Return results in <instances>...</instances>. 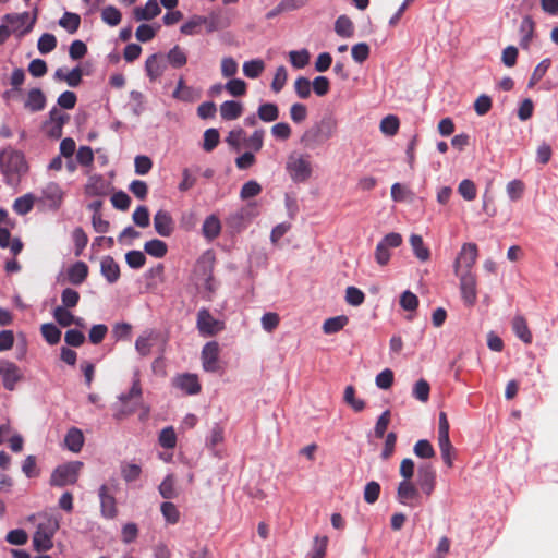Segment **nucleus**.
Masks as SVG:
<instances>
[{"label":"nucleus","instance_id":"obj_10","mask_svg":"<svg viewBox=\"0 0 558 558\" xmlns=\"http://www.w3.org/2000/svg\"><path fill=\"white\" fill-rule=\"evenodd\" d=\"M459 282L464 303L469 306H473L477 299V280L475 275L460 277Z\"/></svg>","mask_w":558,"mask_h":558},{"label":"nucleus","instance_id":"obj_5","mask_svg":"<svg viewBox=\"0 0 558 558\" xmlns=\"http://www.w3.org/2000/svg\"><path fill=\"white\" fill-rule=\"evenodd\" d=\"M37 19L36 11L31 14L28 12L24 13H15V14H7L3 17V22L8 25L11 33L17 35L19 37L27 34L35 24Z\"/></svg>","mask_w":558,"mask_h":558},{"label":"nucleus","instance_id":"obj_55","mask_svg":"<svg viewBox=\"0 0 558 558\" xmlns=\"http://www.w3.org/2000/svg\"><path fill=\"white\" fill-rule=\"evenodd\" d=\"M351 53L356 62L362 63L368 58L369 47L365 43L356 44L352 47Z\"/></svg>","mask_w":558,"mask_h":558},{"label":"nucleus","instance_id":"obj_8","mask_svg":"<svg viewBox=\"0 0 558 558\" xmlns=\"http://www.w3.org/2000/svg\"><path fill=\"white\" fill-rule=\"evenodd\" d=\"M412 0H387L381 9V17L386 21L390 26H395L399 20L401 19L403 12L405 11L408 4Z\"/></svg>","mask_w":558,"mask_h":558},{"label":"nucleus","instance_id":"obj_27","mask_svg":"<svg viewBox=\"0 0 558 558\" xmlns=\"http://www.w3.org/2000/svg\"><path fill=\"white\" fill-rule=\"evenodd\" d=\"M335 32L341 37L350 38L354 33L352 20L347 15L339 16L335 23Z\"/></svg>","mask_w":558,"mask_h":558},{"label":"nucleus","instance_id":"obj_52","mask_svg":"<svg viewBox=\"0 0 558 558\" xmlns=\"http://www.w3.org/2000/svg\"><path fill=\"white\" fill-rule=\"evenodd\" d=\"M379 493H380V485L377 482L372 481V482L367 483L364 488V500L367 504H374L378 499Z\"/></svg>","mask_w":558,"mask_h":558},{"label":"nucleus","instance_id":"obj_18","mask_svg":"<svg viewBox=\"0 0 558 558\" xmlns=\"http://www.w3.org/2000/svg\"><path fill=\"white\" fill-rule=\"evenodd\" d=\"M44 199L48 202L50 207L58 208L62 202L63 193L56 183H49L43 191Z\"/></svg>","mask_w":558,"mask_h":558},{"label":"nucleus","instance_id":"obj_26","mask_svg":"<svg viewBox=\"0 0 558 558\" xmlns=\"http://www.w3.org/2000/svg\"><path fill=\"white\" fill-rule=\"evenodd\" d=\"M512 328L515 335L525 343H531L532 333L526 320L522 316H517L512 320Z\"/></svg>","mask_w":558,"mask_h":558},{"label":"nucleus","instance_id":"obj_31","mask_svg":"<svg viewBox=\"0 0 558 558\" xmlns=\"http://www.w3.org/2000/svg\"><path fill=\"white\" fill-rule=\"evenodd\" d=\"M11 235L8 229L0 228V246L1 247H10L12 253L14 255L19 254L22 248L23 244L19 239H13L10 241Z\"/></svg>","mask_w":558,"mask_h":558},{"label":"nucleus","instance_id":"obj_54","mask_svg":"<svg viewBox=\"0 0 558 558\" xmlns=\"http://www.w3.org/2000/svg\"><path fill=\"white\" fill-rule=\"evenodd\" d=\"M344 400L348 404H350L355 411H362L365 407V402L363 400L355 398V390L352 386H348L344 390Z\"/></svg>","mask_w":558,"mask_h":558},{"label":"nucleus","instance_id":"obj_63","mask_svg":"<svg viewBox=\"0 0 558 558\" xmlns=\"http://www.w3.org/2000/svg\"><path fill=\"white\" fill-rule=\"evenodd\" d=\"M219 143V133L216 129H209L204 134V149L210 151Z\"/></svg>","mask_w":558,"mask_h":558},{"label":"nucleus","instance_id":"obj_21","mask_svg":"<svg viewBox=\"0 0 558 558\" xmlns=\"http://www.w3.org/2000/svg\"><path fill=\"white\" fill-rule=\"evenodd\" d=\"M165 63L158 58L157 54H153L146 60V73L151 81L160 77L165 71Z\"/></svg>","mask_w":558,"mask_h":558},{"label":"nucleus","instance_id":"obj_15","mask_svg":"<svg viewBox=\"0 0 558 558\" xmlns=\"http://www.w3.org/2000/svg\"><path fill=\"white\" fill-rule=\"evenodd\" d=\"M53 317L61 327H69L71 325H77L83 327L84 324L81 318H76L68 307L57 306L53 311Z\"/></svg>","mask_w":558,"mask_h":558},{"label":"nucleus","instance_id":"obj_19","mask_svg":"<svg viewBox=\"0 0 558 558\" xmlns=\"http://www.w3.org/2000/svg\"><path fill=\"white\" fill-rule=\"evenodd\" d=\"M177 386L190 395H195L201 391L198 378L193 374H185L177 378Z\"/></svg>","mask_w":558,"mask_h":558},{"label":"nucleus","instance_id":"obj_56","mask_svg":"<svg viewBox=\"0 0 558 558\" xmlns=\"http://www.w3.org/2000/svg\"><path fill=\"white\" fill-rule=\"evenodd\" d=\"M57 40L51 34H44L38 40V49L41 53H48L56 48Z\"/></svg>","mask_w":558,"mask_h":558},{"label":"nucleus","instance_id":"obj_11","mask_svg":"<svg viewBox=\"0 0 558 558\" xmlns=\"http://www.w3.org/2000/svg\"><path fill=\"white\" fill-rule=\"evenodd\" d=\"M0 375L2 376L4 387L9 390H13L15 384L22 378L17 366L7 361L0 363Z\"/></svg>","mask_w":558,"mask_h":558},{"label":"nucleus","instance_id":"obj_40","mask_svg":"<svg viewBox=\"0 0 558 558\" xmlns=\"http://www.w3.org/2000/svg\"><path fill=\"white\" fill-rule=\"evenodd\" d=\"M167 58H168L169 63L173 68H182L187 62V57H186L185 52L179 46L173 47L169 51Z\"/></svg>","mask_w":558,"mask_h":558},{"label":"nucleus","instance_id":"obj_53","mask_svg":"<svg viewBox=\"0 0 558 558\" xmlns=\"http://www.w3.org/2000/svg\"><path fill=\"white\" fill-rule=\"evenodd\" d=\"M159 442L163 448H173L177 444V436L172 427H167L159 435Z\"/></svg>","mask_w":558,"mask_h":558},{"label":"nucleus","instance_id":"obj_34","mask_svg":"<svg viewBox=\"0 0 558 558\" xmlns=\"http://www.w3.org/2000/svg\"><path fill=\"white\" fill-rule=\"evenodd\" d=\"M87 272H88L87 266L82 262H77L69 269V272H68L69 280L73 284H80L86 278Z\"/></svg>","mask_w":558,"mask_h":558},{"label":"nucleus","instance_id":"obj_47","mask_svg":"<svg viewBox=\"0 0 558 558\" xmlns=\"http://www.w3.org/2000/svg\"><path fill=\"white\" fill-rule=\"evenodd\" d=\"M414 453L422 459H430L435 456V450L428 440H418L414 446Z\"/></svg>","mask_w":558,"mask_h":558},{"label":"nucleus","instance_id":"obj_43","mask_svg":"<svg viewBox=\"0 0 558 558\" xmlns=\"http://www.w3.org/2000/svg\"><path fill=\"white\" fill-rule=\"evenodd\" d=\"M265 69L263 60H252L243 64V72L247 77H258Z\"/></svg>","mask_w":558,"mask_h":558},{"label":"nucleus","instance_id":"obj_49","mask_svg":"<svg viewBox=\"0 0 558 558\" xmlns=\"http://www.w3.org/2000/svg\"><path fill=\"white\" fill-rule=\"evenodd\" d=\"M365 300L364 293L355 288L348 287L345 290V301L352 306H360Z\"/></svg>","mask_w":558,"mask_h":558},{"label":"nucleus","instance_id":"obj_29","mask_svg":"<svg viewBox=\"0 0 558 558\" xmlns=\"http://www.w3.org/2000/svg\"><path fill=\"white\" fill-rule=\"evenodd\" d=\"M243 107L236 101H225L220 106V114L226 120H234L242 113Z\"/></svg>","mask_w":558,"mask_h":558},{"label":"nucleus","instance_id":"obj_30","mask_svg":"<svg viewBox=\"0 0 558 558\" xmlns=\"http://www.w3.org/2000/svg\"><path fill=\"white\" fill-rule=\"evenodd\" d=\"M173 98L181 101H194L196 99V94L194 90L185 85V82L182 77L179 78L177 88L172 94Z\"/></svg>","mask_w":558,"mask_h":558},{"label":"nucleus","instance_id":"obj_41","mask_svg":"<svg viewBox=\"0 0 558 558\" xmlns=\"http://www.w3.org/2000/svg\"><path fill=\"white\" fill-rule=\"evenodd\" d=\"M279 116L278 107L275 104H264L258 108V117L265 122H272Z\"/></svg>","mask_w":558,"mask_h":558},{"label":"nucleus","instance_id":"obj_23","mask_svg":"<svg viewBox=\"0 0 558 558\" xmlns=\"http://www.w3.org/2000/svg\"><path fill=\"white\" fill-rule=\"evenodd\" d=\"M349 323V317L345 315H339L328 318L324 322L323 330L327 335L336 333L342 330Z\"/></svg>","mask_w":558,"mask_h":558},{"label":"nucleus","instance_id":"obj_61","mask_svg":"<svg viewBox=\"0 0 558 558\" xmlns=\"http://www.w3.org/2000/svg\"><path fill=\"white\" fill-rule=\"evenodd\" d=\"M133 221L141 228H146L149 225V213L144 206H140L133 213Z\"/></svg>","mask_w":558,"mask_h":558},{"label":"nucleus","instance_id":"obj_17","mask_svg":"<svg viewBox=\"0 0 558 558\" xmlns=\"http://www.w3.org/2000/svg\"><path fill=\"white\" fill-rule=\"evenodd\" d=\"M410 245L414 255L421 262H427L430 257V251L425 245L423 238L420 234H411L409 238Z\"/></svg>","mask_w":558,"mask_h":558},{"label":"nucleus","instance_id":"obj_57","mask_svg":"<svg viewBox=\"0 0 558 558\" xmlns=\"http://www.w3.org/2000/svg\"><path fill=\"white\" fill-rule=\"evenodd\" d=\"M156 35V28L148 25V24H142L137 27L135 36L136 39L146 43L150 39H153Z\"/></svg>","mask_w":558,"mask_h":558},{"label":"nucleus","instance_id":"obj_9","mask_svg":"<svg viewBox=\"0 0 558 558\" xmlns=\"http://www.w3.org/2000/svg\"><path fill=\"white\" fill-rule=\"evenodd\" d=\"M220 347L218 342L210 341L202 350V365L206 372H218Z\"/></svg>","mask_w":558,"mask_h":558},{"label":"nucleus","instance_id":"obj_64","mask_svg":"<svg viewBox=\"0 0 558 558\" xmlns=\"http://www.w3.org/2000/svg\"><path fill=\"white\" fill-rule=\"evenodd\" d=\"M76 159L82 166H90L94 161V153L90 147L82 146L78 148Z\"/></svg>","mask_w":558,"mask_h":558},{"label":"nucleus","instance_id":"obj_28","mask_svg":"<svg viewBox=\"0 0 558 558\" xmlns=\"http://www.w3.org/2000/svg\"><path fill=\"white\" fill-rule=\"evenodd\" d=\"M101 510L107 518H113L117 513L116 502L112 496L107 493V487L100 488Z\"/></svg>","mask_w":558,"mask_h":558},{"label":"nucleus","instance_id":"obj_25","mask_svg":"<svg viewBox=\"0 0 558 558\" xmlns=\"http://www.w3.org/2000/svg\"><path fill=\"white\" fill-rule=\"evenodd\" d=\"M202 230L206 239L213 240L219 235L221 223L216 216L211 215L205 219Z\"/></svg>","mask_w":558,"mask_h":558},{"label":"nucleus","instance_id":"obj_46","mask_svg":"<svg viewBox=\"0 0 558 558\" xmlns=\"http://www.w3.org/2000/svg\"><path fill=\"white\" fill-rule=\"evenodd\" d=\"M458 191L460 195L468 202H471L476 197V186L469 179L462 180L460 182Z\"/></svg>","mask_w":558,"mask_h":558},{"label":"nucleus","instance_id":"obj_62","mask_svg":"<svg viewBox=\"0 0 558 558\" xmlns=\"http://www.w3.org/2000/svg\"><path fill=\"white\" fill-rule=\"evenodd\" d=\"M400 304L405 311H415L418 305V300L414 293L405 291L401 295Z\"/></svg>","mask_w":558,"mask_h":558},{"label":"nucleus","instance_id":"obj_13","mask_svg":"<svg viewBox=\"0 0 558 558\" xmlns=\"http://www.w3.org/2000/svg\"><path fill=\"white\" fill-rule=\"evenodd\" d=\"M0 163L7 171L20 172L25 169L24 158L20 153H2L0 155Z\"/></svg>","mask_w":558,"mask_h":558},{"label":"nucleus","instance_id":"obj_42","mask_svg":"<svg viewBox=\"0 0 558 558\" xmlns=\"http://www.w3.org/2000/svg\"><path fill=\"white\" fill-rule=\"evenodd\" d=\"M35 197L32 194H26L15 199L13 208L20 215L27 214L34 206Z\"/></svg>","mask_w":558,"mask_h":558},{"label":"nucleus","instance_id":"obj_33","mask_svg":"<svg viewBox=\"0 0 558 558\" xmlns=\"http://www.w3.org/2000/svg\"><path fill=\"white\" fill-rule=\"evenodd\" d=\"M101 272L110 282L116 281L120 276L119 266L110 257L101 260Z\"/></svg>","mask_w":558,"mask_h":558},{"label":"nucleus","instance_id":"obj_48","mask_svg":"<svg viewBox=\"0 0 558 558\" xmlns=\"http://www.w3.org/2000/svg\"><path fill=\"white\" fill-rule=\"evenodd\" d=\"M101 19L111 26H116L121 22V13L114 7H106L101 11Z\"/></svg>","mask_w":558,"mask_h":558},{"label":"nucleus","instance_id":"obj_60","mask_svg":"<svg viewBox=\"0 0 558 558\" xmlns=\"http://www.w3.org/2000/svg\"><path fill=\"white\" fill-rule=\"evenodd\" d=\"M550 65L549 59L543 60L533 71L529 86L533 87L547 72Z\"/></svg>","mask_w":558,"mask_h":558},{"label":"nucleus","instance_id":"obj_12","mask_svg":"<svg viewBox=\"0 0 558 558\" xmlns=\"http://www.w3.org/2000/svg\"><path fill=\"white\" fill-rule=\"evenodd\" d=\"M154 227L161 236H170L173 232V220L170 214L163 209L158 210L154 216Z\"/></svg>","mask_w":558,"mask_h":558},{"label":"nucleus","instance_id":"obj_24","mask_svg":"<svg viewBox=\"0 0 558 558\" xmlns=\"http://www.w3.org/2000/svg\"><path fill=\"white\" fill-rule=\"evenodd\" d=\"M107 191V183L100 177H90L85 185V192L90 196L106 195Z\"/></svg>","mask_w":558,"mask_h":558},{"label":"nucleus","instance_id":"obj_44","mask_svg":"<svg viewBox=\"0 0 558 558\" xmlns=\"http://www.w3.org/2000/svg\"><path fill=\"white\" fill-rule=\"evenodd\" d=\"M438 445H439L445 464L448 468H451L453 464L452 457H451L452 445L450 442L449 436L438 437Z\"/></svg>","mask_w":558,"mask_h":558},{"label":"nucleus","instance_id":"obj_39","mask_svg":"<svg viewBox=\"0 0 558 558\" xmlns=\"http://www.w3.org/2000/svg\"><path fill=\"white\" fill-rule=\"evenodd\" d=\"M400 126V121L396 116L389 114L380 121V131L389 136L395 135Z\"/></svg>","mask_w":558,"mask_h":558},{"label":"nucleus","instance_id":"obj_22","mask_svg":"<svg viewBox=\"0 0 558 558\" xmlns=\"http://www.w3.org/2000/svg\"><path fill=\"white\" fill-rule=\"evenodd\" d=\"M45 102H46V97H45L44 93L38 88H34V89L29 90V93L27 95V98L25 101V108L31 111L41 110L45 106Z\"/></svg>","mask_w":558,"mask_h":558},{"label":"nucleus","instance_id":"obj_37","mask_svg":"<svg viewBox=\"0 0 558 558\" xmlns=\"http://www.w3.org/2000/svg\"><path fill=\"white\" fill-rule=\"evenodd\" d=\"M81 17L76 13L66 12L60 19L59 25L70 33H75L80 27Z\"/></svg>","mask_w":558,"mask_h":558},{"label":"nucleus","instance_id":"obj_32","mask_svg":"<svg viewBox=\"0 0 558 558\" xmlns=\"http://www.w3.org/2000/svg\"><path fill=\"white\" fill-rule=\"evenodd\" d=\"M159 493L165 499H172L178 496L175 477L170 474L159 485Z\"/></svg>","mask_w":558,"mask_h":558},{"label":"nucleus","instance_id":"obj_16","mask_svg":"<svg viewBox=\"0 0 558 558\" xmlns=\"http://www.w3.org/2000/svg\"><path fill=\"white\" fill-rule=\"evenodd\" d=\"M83 445H84L83 432L76 427L70 428L64 437V446L70 451L77 453L81 451Z\"/></svg>","mask_w":558,"mask_h":558},{"label":"nucleus","instance_id":"obj_20","mask_svg":"<svg viewBox=\"0 0 558 558\" xmlns=\"http://www.w3.org/2000/svg\"><path fill=\"white\" fill-rule=\"evenodd\" d=\"M160 13V8L156 0H149L144 8L134 9V17L137 21L151 20Z\"/></svg>","mask_w":558,"mask_h":558},{"label":"nucleus","instance_id":"obj_51","mask_svg":"<svg viewBox=\"0 0 558 558\" xmlns=\"http://www.w3.org/2000/svg\"><path fill=\"white\" fill-rule=\"evenodd\" d=\"M391 197L396 202H404L411 199L412 193L404 185L400 183H395L391 186Z\"/></svg>","mask_w":558,"mask_h":558},{"label":"nucleus","instance_id":"obj_2","mask_svg":"<svg viewBox=\"0 0 558 558\" xmlns=\"http://www.w3.org/2000/svg\"><path fill=\"white\" fill-rule=\"evenodd\" d=\"M59 529V522L52 517H45L38 524L33 536V545L37 551H46L52 547V536Z\"/></svg>","mask_w":558,"mask_h":558},{"label":"nucleus","instance_id":"obj_4","mask_svg":"<svg viewBox=\"0 0 558 558\" xmlns=\"http://www.w3.org/2000/svg\"><path fill=\"white\" fill-rule=\"evenodd\" d=\"M83 468L80 461H72L58 466L51 474L50 484L62 487L75 484Z\"/></svg>","mask_w":558,"mask_h":558},{"label":"nucleus","instance_id":"obj_1","mask_svg":"<svg viewBox=\"0 0 558 558\" xmlns=\"http://www.w3.org/2000/svg\"><path fill=\"white\" fill-rule=\"evenodd\" d=\"M478 257V247L474 243H464L453 260L454 275L466 277L474 275L472 269Z\"/></svg>","mask_w":558,"mask_h":558},{"label":"nucleus","instance_id":"obj_3","mask_svg":"<svg viewBox=\"0 0 558 558\" xmlns=\"http://www.w3.org/2000/svg\"><path fill=\"white\" fill-rule=\"evenodd\" d=\"M287 172L294 183H304L312 175V165L307 157L291 154L286 165Z\"/></svg>","mask_w":558,"mask_h":558},{"label":"nucleus","instance_id":"obj_7","mask_svg":"<svg viewBox=\"0 0 558 558\" xmlns=\"http://www.w3.org/2000/svg\"><path fill=\"white\" fill-rule=\"evenodd\" d=\"M197 328L204 336H215L225 329V323L216 319L208 310L203 308L197 314Z\"/></svg>","mask_w":558,"mask_h":558},{"label":"nucleus","instance_id":"obj_35","mask_svg":"<svg viewBox=\"0 0 558 558\" xmlns=\"http://www.w3.org/2000/svg\"><path fill=\"white\" fill-rule=\"evenodd\" d=\"M144 250L147 254L161 258L167 254V244L160 240L154 239L145 243Z\"/></svg>","mask_w":558,"mask_h":558},{"label":"nucleus","instance_id":"obj_6","mask_svg":"<svg viewBox=\"0 0 558 558\" xmlns=\"http://www.w3.org/2000/svg\"><path fill=\"white\" fill-rule=\"evenodd\" d=\"M141 388L138 379H135L133 387L129 393V396H121L119 398L120 407L117 411V418H124L131 413H133L137 405L141 404Z\"/></svg>","mask_w":558,"mask_h":558},{"label":"nucleus","instance_id":"obj_36","mask_svg":"<svg viewBox=\"0 0 558 558\" xmlns=\"http://www.w3.org/2000/svg\"><path fill=\"white\" fill-rule=\"evenodd\" d=\"M41 335L49 344H57L61 338V330L52 323L41 325Z\"/></svg>","mask_w":558,"mask_h":558},{"label":"nucleus","instance_id":"obj_59","mask_svg":"<svg viewBox=\"0 0 558 558\" xmlns=\"http://www.w3.org/2000/svg\"><path fill=\"white\" fill-rule=\"evenodd\" d=\"M391 254L387 246L378 243L375 248V260L379 266H386L390 260Z\"/></svg>","mask_w":558,"mask_h":558},{"label":"nucleus","instance_id":"obj_50","mask_svg":"<svg viewBox=\"0 0 558 558\" xmlns=\"http://www.w3.org/2000/svg\"><path fill=\"white\" fill-rule=\"evenodd\" d=\"M289 58H290V61L293 66L301 69V68H304L308 63L310 53L305 49L300 50V51H290Z\"/></svg>","mask_w":558,"mask_h":558},{"label":"nucleus","instance_id":"obj_38","mask_svg":"<svg viewBox=\"0 0 558 558\" xmlns=\"http://www.w3.org/2000/svg\"><path fill=\"white\" fill-rule=\"evenodd\" d=\"M160 511L168 523L175 524L179 522L180 512L174 504L170 501L162 502Z\"/></svg>","mask_w":558,"mask_h":558},{"label":"nucleus","instance_id":"obj_14","mask_svg":"<svg viewBox=\"0 0 558 558\" xmlns=\"http://www.w3.org/2000/svg\"><path fill=\"white\" fill-rule=\"evenodd\" d=\"M418 496V490L411 481H402L399 483L397 497L401 504L407 505L409 501L417 499Z\"/></svg>","mask_w":558,"mask_h":558},{"label":"nucleus","instance_id":"obj_45","mask_svg":"<svg viewBox=\"0 0 558 558\" xmlns=\"http://www.w3.org/2000/svg\"><path fill=\"white\" fill-rule=\"evenodd\" d=\"M521 31L524 33V36L521 40V46L527 49L534 34V22L530 16H525L522 21Z\"/></svg>","mask_w":558,"mask_h":558},{"label":"nucleus","instance_id":"obj_58","mask_svg":"<svg viewBox=\"0 0 558 558\" xmlns=\"http://www.w3.org/2000/svg\"><path fill=\"white\" fill-rule=\"evenodd\" d=\"M61 300H62L61 306L71 308V307H74L78 303L80 294L75 290L68 288V289L63 290Z\"/></svg>","mask_w":558,"mask_h":558}]
</instances>
